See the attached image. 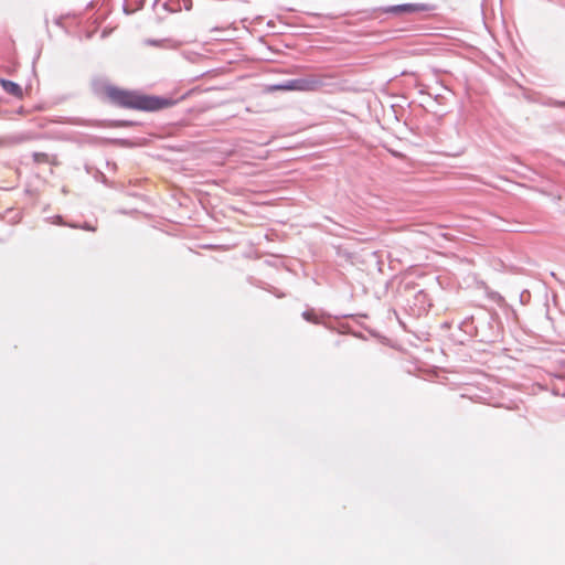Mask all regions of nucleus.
<instances>
[{"instance_id": "obj_3", "label": "nucleus", "mask_w": 565, "mask_h": 565, "mask_svg": "<svg viewBox=\"0 0 565 565\" xmlns=\"http://www.w3.org/2000/svg\"><path fill=\"white\" fill-rule=\"evenodd\" d=\"M326 75H309L306 77L288 79L271 87L273 90H298L315 92L319 90L327 84Z\"/></svg>"}, {"instance_id": "obj_10", "label": "nucleus", "mask_w": 565, "mask_h": 565, "mask_svg": "<svg viewBox=\"0 0 565 565\" xmlns=\"http://www.w3.org/2000/svg\"><path fill=\"white\" fill-rule=\"evenodd\" d=\"M67 225L71 226V227H74V228L81 227V228L86 230V231H95V228L93 226H90L88 223H84L81 226H78L76 224H67Z\"/></svg>"}, {"instance_id": "obj_4", "label": "nucleus", "mask_w": 565, "mask_h": 565, "mask_svg": "<svg viewBox=\"0 0 565 565\" xmlns=\"http://www.w3.org/2000/svg\"><path fill=\"white\" fill-rule=\"evenodd\" d=\"M434 6L426 3H402L386 7L373 8L371 10L362 11L363 17L361 19H373L377 12L390 13V14H413L417 12H428L434 10Z\"/></svg>"}, {"instance_id": "obj_8", "label": "nucleus", "mask_w": 565, "mask_h": 565, "mask_svg": "<svg viewBox=\"0 0 565 565\" xmlns=\"http://www.w3.org/2000/svg\"><path fill=\"white\" fill-rule=\"evenodd\" d=\"M301 316L308 322L319 323V318H318L317 313L312 309L305 310Z\"/></svg>"}, {"instance_id": "obj_6", "label": "nucleus", "mask_w": 565, "mask_h": 565, "mask_svg": "<svg viewBox=\"0 0 565 565\" xmlns=\"http://www.w3.org/2000/svg\"><path fill=\"white\" fill-rule=\"evenodd\" d=\"M0 86L2 87V89L7 94H9V95H11V96H13L15 98H22L23 97V89H22V87L18 83H15L13 81L6 79V78H0Z\"/></svg>"}, {"instance_id": "obj_14", "label": "nucleus", "mask_w": 565, "mask_h": 565, "mask_svg": "<svg viewBox=\"0 0 565 565\" xmlns=\"http://www.w3.org/2000/svg\"><path fill=\"white\" fill-rule=\"evenodd\" d=\"M183 6L185 10H191L192 8V1L191 0H183Z\"/></svg>"}, {"instance_id": "obj_7", "label": "nucleus", "mask_w": 565, "mask_h": 565, "mask_svg": "<svg viewBox=\"0 0 565 565\" xmlns=\"http://www.w3.org/2000/svg\"><path fill=\"white\" fill-rule=\"evenodd\" d=\"M24 140L22 136H4L0 137V147H11L21 143Z\"/></svg>"}, {"instance_id": "obj_2", "label": "nucleus", "mask_w": 565, "mask_h": 565, "mask_svg": "<svg viewBox=\"0 0 565 565\" xmlns=\"http://www.w3.org/2000/svg\"><path fill=\"white\" fill-rule=\"evenodd\" d=\"M459 329L469 338H476L482 343H494L502 338V326L498 313L483 308L462 319Z\"/></svg>"}, {"instance_id": "obj_1", "label": "nucleus", "mask_w": 565, "mask_h": 565, "mask_svg": "<svg viewBox=\"0 0 565 565\" xmlns=\"http://www.w3.org/2000/svg\"><path fill=\"white\" fill-rule=\"evenodd\" d=\"M105 95L108 102L114 106L143 111H157L171 107L178 102L172 97L143 95L114 85L105 86Z\"/></svg>"}, {"instance_id": "obj_12", "label": "nucleus", "mask_w": 565, "mask_h": 565, "mask_svg": "<svg viewBox=\"0 0 565 565\" xmlns=\"http://www.w3.org/2000/svg\"><path fill=\"white\" fill-rule=\"evenodd\" d=\"M491 299H492L493 301L498 302V303H500V302H503V301H504V300H503V297H502L500 294H498V292H494V294L491 296Z\"/></svg>"}, {"instance_id": "obj_11", "label": "nucleus", "mask_w": 565, "mask_h": 565, "mask_svg": "<svg viewBox=\"0 0 565 565\" xmlns=\"http://www.w3.org/2000/svg\"><path fill=\"white\" fill-rule=\"evenodd\" d=\"M131 125H132V122L125 121V120H119V121L114 122V126H116V127H129Z\"/></svg>"}, {"instance_id": "obj_9", "label": "nucleus", "mask_w": 565, "mask_h": 565, "mask_svg": "<svg viewBox=\"0 0 565 565\" xmlns=\"http://www.w3.org/2000/svg\"><path fill=\"white\" fill-rule=\"evenodd\" d=\"M33 161L35 163H46L49 162V154L45 152H33L32 153Z\"/></svg>"}, {"instance_id": "obj_13", "label": "nucleus", "mask_w": 565, "mask_h": 565, "mask_svg": "<svg viewBox=\"0 0 565 565\" xmlns=\"http://www.w3.org/2000/svg\"><path fill=\"white\" fill-rule=\"evenodd\" d=\"M54 223L58 224V225H66L64 222H63V218L61 215H56L54 216Z\"/></svg>"}, {"instance_id": "obj_5", "label": "nucleus", "mask_w": 565, "mask_h": 565, "mask_svg": "<svg viewBox=\"0 0 565 565\" xmlns=\"http://www.w3.org/2000/svg\"><path fill=\"white\" fill-rule=\"evenodd\" d=\"M413 306V311L415 315H422L423 312H426L431 306L428 294H426L423 289L417 290L414 294Z\"/></svg>"}]
</instances>
